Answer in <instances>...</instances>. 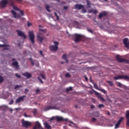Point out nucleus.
Instances as JSON below:
<instances>
[{
	"instance_id": "nucleus-1",
	"label": "nucleus",
	"mask_w": 129,
	"mask_h": 129,
	"mask_svg": "<svg viewBox=\"0 0 129 129\" xmlns=\"http://www.w3.org/2000/svg\"><path fill=\"white\" fill-rule=\"evenodd\" d=\"M16 1L19 2L22 1V0H2L1 2H0V7H1V8H4L9 3L11 5L12 3L16 2Z\"/></svg>"
},
{
	"instance_id": "nucleus-2",
	"label": "nucleus",
	"mask_w": 129,
	"mask_h": 129,
	"mask_svg": "<svg viewBox=\"0 0 129 129\" xmlns=\"http://www.w3.org/2000/svg\"><path fill=\"white\" fill-rule=\"evenodd\" d=\"M53 44H54V45H51L49 46V50H50L51 51L56 52L58 50V45L59 44V43L57 41H54Z\"/></svg>"
},
{
	"instance_id": "nucleus-3",
	"label": "nucleus",
	"mask_w": 129,
	"mask_h": 129,
	"mask_svg": "<svg viewBox=\"0 0 129 129\" xmlns=\"http://www.w3.org/2000/svg\"><path fill=\"white\" fill-rule=\"evenodd\" d=\"M116 60H117L120 63L125 62V63L129 64L128 60H126L125 58H120L119 55H116Z\"/></svg>"
},
{
	"instance_id": "nucleus-4",
	"label": "nucleus",
	"mask_w": 129,
	"mask_h": 129,
	"mask_svg": "<svg viewBox=\"0 0 129 129\" xmlns=\"http://www.w3.org/2000/svg\"><path fill=\"white\" fill-rule=\"evenodd\" d=\"M72 37L74 39L75 38V42H80L81 39H82V35L80 34H75L74 35H72Z\"/></svg>"
},
{
	"instance_id": "nucleus-5",
	"label": "nucleus",
	"mask_w": 129,
	"mask_h": 129,
	"mask_svg": "<svg viewBox=\"0 0 129 129\" xmlns=\"http://www.w3.org/2000/svg\"><path fill=\"white\" fill-rule=\"evenodd\" d=\"M29 39H30L31 43H35V35H34L33 31L29 32Z\"/></svg>"
},
{
	"instance_id": "nucleus-6",
	"label": "nucleus",
	"mask_w": 129,
	"mask_h": 129,
	"mask_svg": "<svg viewBox=\"0 0 129 129\" xmlns=\"http://www.w3.org/2000/svg\"><path fill=\"white\" fill-rule=\"evenodd\" d=\"M42 35H43V34L42 33H41L40 32H39L38 34H37V39L40 43H42L43 39L45 38V36H43Z\"/></svg>"
},
{
	"instance_id": "nucleus-7",
	"label": "nucleus",
	"mask_w": 129,
	"mask_h": 129,
	"mask_svg": "<svg viewBox=\"0 0 129 129\" xmlns=\"http://www.w3.org/2000/svg\"><path fill=\"white\" fill-rule=\"evenodd\" d=\"M113 79L115 80H117L119 79H124V80H129V76H119L117 77H115L113 78Z\"/></svg>"
},
{
	"instance_id": "nucleus-8",
	"label": "nucleus",
	"mask_w": 129,
	"mask_h": 129,
	"mask_svg": "<svg viewBox=\"0 0 129 129\" xmlns=\"http://www.w3.org/2000/svg\"><path fill=\"white\" fill-rule=\"evenodd\" d=\"M55 119L57 121H66V122H69L70 121H71L69 120H68V118L64 119V118L60 117V116H56Z\"/></svg>"
},
{
	"instance_id": "nucleus-9",
	"label": "nucleus",
	"mask_w": 129,
	"mask_h": 129,
	"mask_svg": "<svg viewBox=\"0 0 129 129\" xmlns=\"http://www.w3.org/2000/svg\"><path fill=\"white\" fill-rule=\"evenodd\" d=\"M53 109H58L57 105H55L54 106H48L46 108H44V111H48L49 110H53Z\"/></svg>"
},
{
	"instance_id": "nucleus-10",
	"label": "nucleus",
	"mask_w": 129,
	"mask_h": 129,
	"mask_svg": "<svg viewBox=\"0 0 129 129\" xmlns=\"http://www.w3.org/2000/svg\"><path fill=\"white\" fill-rule=\"evenodd\" d=\"M31 125V123L28 121H25L24 119L22 120V125L24 127H28V126H30Z\"/></svg>"
},
{
	"instance_id": "nucleus-11",
	"label": "nucleus",
	"mask_w": 129,
	"mask_h": 129,
	"mask_svg": "<svg viewBox=\"0 0 129 129\" xmlns=\"http://www.w3.org/2000/svg\"><path fill=\"white\" fill-rule=\"evenodd\" d=\"M43 129V128L41 126V124L39 122L37 121L35 122V125L33 126V129Z\"/></svg>"
},
{
	"instance_id": "nucleus-12",
	"label": "nucleus",
	"mask_w": 129,
	"mask_h": 129,
	"mask_svg": "<svg viewBox=\"0 0 129 129\" xmlns=\"http://www.w3.org/2000/svg\"><path fill=\"white\" fill-rule=\"evenodd\" d=\"M124 120V117H120V119L118 120L117 123L115 125V129L118 128L120 125V123Z\"/></svg>"
},
{
	"instance_id": "nucleus-13",
	"label": "nucleus",
	"mask_w": 129,
	"mask_h": 129,
	"mask_svg": "<svg viewBox=\"0 0 129 129\" xmlns=\"http://www.w3.org/2000/svg\"><path fill=\"white\" fill-rule=\"evenodd\" d=\"M123 44H124L126 48L127 49H129V41L128 39L127 38H124L123 40Z\"/></svg>"
},
{
	"instance_id": "nucleus-14",
	"label": "nucleus",
	"mask_w": 129,
	"mask_h": 129,
	"mask_svg": "<svg viewBox=\"0 0 129 129\" xmlns=\"http://www.w3.org/2000/svg\"><path fill=\"white\" fill-rule=\"evenodd\" d=\"M74 7L75 9L78 10H80L83 9H84V6L82 5L81 4H76L75 6H74Z\"/></svg>"
},
{
	"instance_id": "nucleus-15",
	"label": "nucleus",
	"mask_w": 129,
	"mask_h": 129,
	"mask_svg": "<svg viewBox=\"0 0 129 129\" xmlns=\"http://www.w3.org/2000/svg\"><path fill=\"white\" fill-rule=\"evenodd\" d=\"M125 118H126V119H127L126 125H127V126H129V110L126 111Z\"/></svg>"
},
{
	"instance_id": "nucleus-16",
	"label": "nucleus",
	"mask_w": 129,
	"mask_h": 129,
	"mask_svg": "<svg viewBox=\"0 0 129 129\" xmlns=\"http://www.w3.org/2000/svg\"><path fill=\"white\" fill-rule=\"evenodd\" d=\"M26 97V96H22L19 97L16 100V103H20L21 101H24V98Z\"/></svg>"
},
{
	"instance_id": "nucleus-17",
	"label": "nucleus",
	"mask_w": 129,
	"mask_h": 129,
	"mask_svg": "<svg viewBox=\"0 0 129 129\" xmlns=\"http://www.w3.org/2000/svg\"><path fill=\"white\" fill-rule=\"evenodd\" d=\"M16 32L18 33V36L23 37L24 39L26 38V36L23 33V32L20 30H17Z\"/></svg>"
},
{
	"instance_id": "nucleus-18",
	"label": "nucleus",
	"mask_w": 129,
	"mask_h": 129,
	"mask_svg": "<svg viewBox=\"0 0 129 129\" xmlns=\"http://www.w3.org/2000/svg\"><path fill=\"white\" fill-rule=\"evenodd\" d=\"M94 92L96 97H97L98 98L100 99L101 100V101H105L104 98L102 97V95L100 94H99L97 92H96L95 91H94Z\"/></svg>"
},
{
	"instance_id": "nucleus-19",
	"label": "nucleus",
	"mask_w": 129,
	"mask_h": 129,
	"mask_svg": "<svg viewBox=\"0 0 129 129\" xmlns=\"http://www.w3.org/2000/svg\"><path fill=\"white\" fill-rule=\"evenodd\" d=\"M22 76L26 77L27 79H30L32 77L31 74L28 72H25V73H22Z\"/></svg>"
},
{
	"instance_id": "nucleus-20",
	"label": "nucleus",
	"mask_w": 129,
	"mask_h": 129,
	"mask_svg": "<svg viewBox=\"0 0 129 129\" xmlns=\"http://www.w3.org/2000/svg\"><path fill=\"white\" fill-rule=\"evenodd\" d=\"M107 14L108 13L106 11H104L103 12L101 13H100V14H99L98 18L102 19V18L103 17H105L106 16H107Z\"/></svg>"
},
{
	"instance_id": "nucleus-21",
	"label": "nucleus",
	"mask_w": 129,
	"mask_h": 129,
	"mask_svg": "<svg viewBox=\"0 0 129 129\" xmlns=\"http://www.w3.org/2000/svg\"><path fill=\"white\" fill-rule=\"evenodd\" d=\"M44 128L46 129H52V127H51V125L47 123V122H45L44 123Z\"/></svg>"
},
{
	"instance_id": "nucleus-22",
	"label": "nucleus",
	"mask_w": 129,
	"mask_h": 129,
	"mask_svg": "<svg viewBox=\"0 0 129 129\" xmlns=\"http://www.w3.org/2000/svg\"><path fill=\"white\" fill-rule=\"evenodd\" d=\"M88 13H93L94 14H97V13H98V11L97 10H95V9H90V10L88 11Z\"/></svg>"
},
{
	"instance_id": "nucleus-23",
	"label": "nucleus",
	"mask_w": 129,
	"mask_h": 129,
	"mask_svg": "<svg viewBox=\"0 0 129 129\" xmlns=\"http://www.w3.org/2000/svg\"><path fill=\"white\" fill-rule=\"evenodd\" d=\"M15 2H14L13 3H11V6L13 7V9L16 11H20V10L18 8V7H16L15 5Z\"/></svg>"
},
{
	"instance_id": "nucleus-24",
	"label": "nucleus",
	"mask_w": 129,
	"mask_h": 129,
	"mask_svg": "<svg viewBox=\"0 0 129 129\" xmlns=\"http://www.w3.org/2000/svg\"><path fill=\"white\" fill-rule=\"evenodd\" d=\"M12 66L16 67V69H18L19 67L18 61H15L12 62Z\"/></svg>"
},
{
	"instance_id": "nucleus-25",
	"label": "nucleus",
	"mask_w": 129,
	"mask_h": 129,
	"mask_svg": "<svg viewBox=\"0 0 129 129\" xmlns=\"http://www.w3.org/2000/svg\"><path fill=\"white\" fill-rule=\"evenodd\" d=\"M93 115L94 117H98V116H99V113H98V111L94 112V113H93Z\"/></svg>"
},
{
	"instance_id": "nucleus-26",
	"label": "nucleus",
	"mask_w": 129,
	"mask_h": 129,
	"mask_svg": "<svg viewBox=\"0 0 129 129\" xmlns=\"http://www.w3.org/2000/svg\"><path fill=\"white\" fill-rule=\"evenodd\" d=\"M98 90L101 91V92H102L103 93H104L105 94H107L106 90H104V89H99Z\"/></svg>"
},
{
	"instance_id": "nucleus-27",
	"label": "nucleus",
	"mask_w": 129,
	"mask_h": 129,
	"mask_svg": "<svg viewBox=\"0 0 129 129\" xmlns=\"http://www.w3.org/2000/svg\"><path fill=\"white\" fill-rule=\"evenodd\" d=\"M116 83H118V84H117V86H118V87H120V88L123 87V85L122 84H121V83H120L119 82H116Z\"/></svg>"
},
{
	"instance_id": "nucleus-28",
	"label": "nucleus",
	"mask_w": 129,
	"mask_h": 129,
	"mask_svg": "<svg viewBox=\"0 0 129 129\" xmlns=\"http://www.w3.org/2000/svg\"><path fill=\"white\" fill-rule=\"evenodd\" d=\"M93 86H94V88H95V89H97L98 90L100 89V88H98L97 85L95 84V83H93Z\"/></svg>"
},
{
	"instance_id": "nucleus-29",
	"label": "nucleus",
	"mask_w": 129,
	"mask_h": 129,
	"mask_svg": "<svg viewBox=\"0 0 129 129\" xmlns=\"http://www.w3.org/2000/svg\"><path fill=\"white\" fill-rule=\"evenodd\" d=\"M62 58L63 60H66V62H68V60L67 59V58L66 57V54H63Z\"/></svg>"
},
{
	"instance_id": "nucleus-30",
	"label": "nucleus",
	"mask_w": 129,
	"mask_h": 129,
	"mask_svg": "<svg viewBox=\"0 0 129 129\" xmlns=\"http://www.w3.org/2000/svg\"><path fill=\"white\" fill-rule=\"evenodd\" d=\"M98 107L99 109H101L102 108H104V105L103 104H100L98 105Z\"/></svg>"
},
{
	"instance_id": "nucleus-31",
	"label": "nucleus",
	"mask_w": 129,
	"mask_h": 129,
	"mask_svg": "<svg viewBox=\"0 0 129 129\" xmlns=\"http://www.w3.org/2000/svg\"><path fill=\"white\" fill-rule=\"evenodd\" d=\"M107 83H108L111 87L113 86V82L111 81H107Z\"/></svg>"
},
{
	"instance_id": "nucleus-32",
	"label": "nucleus",
	"mask_w": 129,
	"mask_h": 129,
	"mask_svg": "<svg viewBox=\"0 0 129 129\" xmlns=\"http://www.w3.org/2000/svg\"><path fill=\"white\" fill-rule=\"evenodd\" d=\"M21 15H20V14H16V17H14L15 19H19L21 17Z\"/></svg>"
},
{
	"instance_id": "nucleus-33",
	"label": "nucleus",
	"mask_w": 129,
	"mask_h": 129,
	"mask_svg": "<svg viewBox=\"0 0 129 129\" xmlns=\"http://www.w3.org/2000/svg\"><path fill=\"white\" fill-rule=\"evenodd\" d=\"M45 9L47 11H48V12H50V10H49L50 9V6L48 5H46Z\"/></svg>"
},
{
	"instance_id": "nucleus-34",
	"label": "nucleus",
	"mask_w": 129,
	"mask_h": 129,
	"mask_svg": "<svg viewBox=\"0 0 129 129\" xmlns=\"http://www.w3.org/2000/svg\"><path fill=\"white\" fill-rule=\"evenodd\" d=\"M72 89H73V88L70 87L66 89V91H67V92H69V91H72Z\"/></svg>"
},
{
	"instance_id": "nucleus-35",
	"label": "nucleus",
	"mask_w": 129,
	"mask_h": 129,
	"mask_svg": "<svg viewBox=\"0 0 129 129\" xmlns=\"http://www.w3.org/2000/svg\"><path fill=\"white\" fill-rule=\"evenodd\" d=\"M4 81V78L3 76H0V84L3 83Z\"/></svg>"
},
{
	"instance_id": "nucleus-36",
	"label": "nucleus",
	"mask_w": 129,
	"mask_h": 129,
	"mask_svg": "<svg viewBox=\"0 0 129 129\" xmlns=\"http://www.w3.org/2000/svg\"><path fill=\"white\" fill-rule=\"evenodd\" d=\"M70 123H71V124H73L74 125V127H76V128H78V126L77 125H76V124L75 123H74L72 121H69Z\"/></svg>"
},
{
	"instance_id": "nucleus-37",
	"label": "nucleus",
	"mask_w": 129,
	"mask_h": 129,
	"mask_svg": "<svg viewBox=\"0 0 129 129\" xmlns=\"http://www.w3.org/2000/svg\"><path fill=\"white\" fill-rule=\"evenodd\" d=\"M86 3L87 4V6H88V8H91V7L90 6V2L89 0H86Z\"/></svg>"
},
{
	"instance_id": "nucleus-38",
	"label": "nucleus",
	"mask_w": 129,
	"mask_h": 129,
	"mask_svg": "<svg viewBox=\"0 0 129 129\" xmlns=\"http://www.w3.org/2000/svg\"><path fill=\"white\" fill-rule=\"evenodd\" d=\"M9 47V45L7 44H0V47Z\"/></svg>"
},
{
	"instance_id": "nucleus-39",
	"label": "nucleus",
	"mask_w": 129,
	"mask_h": 129,
	"mask_svg": "<svg viewBox=\"0 0 129 129\" xmlns=\"http://www.w3.org/2000/svg\"><path fill=\"white\" fill-rule=\"evenodd\" d=\"M11 13H12V15H14V17L16 18V16L17 15V13H16V12L14 11H12Z\"/></svg>"
},
{
	"instance_id": "nucleus-40",
	"label": "nucleus",
	"mask_w": 129,
	"mask_h": 129,
	"mask_svg": "<svg viewBox=\"0 0 129 129\" xmlns=\"http://www.w3.org/2000/svg\"><path fill=\"white\" fill-rule=\"evenodd\" d=\"M37 109H34V111L32 112L34 116H36L37 115Z\"/></svg>"
},
{
	"instance_id": "nucleus-41",
	"label": "nucleus",
	"mask_w": 129,
	"mask_h": 129,
	"mask_svg": "<svg viewBox=\"0 0 129 129\" xmlns=\"http://www.w3.org/2000/svg\"><path fill=\"white\" fill-rule=\"evenodd\" d=\"M22 87V86L21 85H16V86H15L14 89L16 90L17 89L19 88H21Z\"/></svg>"
},
{
	"instance_id": "nucleus-42",
	"label": "nucleus",
	"mask_w": 129,
	"mask_h": 129,
	"mask_svg": "<svg viewBox=\"0 0 129 129\" xmlns=\"http://www.w3.org/2000/svg\"><path fill=\"white\" fill-rule=\"evenodd\" d=\"M66 77L67 78H70L71 77V75L69 74V73H67L66 75H65Z\"/></svg>"
},
{
	"instance_id": "nucleus-43",
	"label": "nucleus",
	"mask_w": 129,
	"mask_h": 129,
	"mask_svg": "<svg viewBox=\"0 0 129 129\" xmlns=\"http://www.w3.org/2000/svg\"><path fill=\"white\" fill-rule=\"evenodd\" d=\"M19 11L20 12V13H21V14L22 16H25V14H24V12L23 11L20 10Z\"/></svg>"
},
{
	"instance_id": "nucleus-44",
	"label": "nucleus",
	"mask_w": 129,
	"mask_h": 129,
	"mask_svg": "<svg viewBox=\"0 0 129 129\" xmlns=\"http://www.w3.org/2000/svg\"><path fill=\"white\" fill-rule=\"evenodd\" d=\"M38 79L39 81L40 82V83L41 84H43V82L42 80L39 77H38Z\"/></svg>"
},
{
	"instance_id": "nucleus-45",
	"label": "nucleus",
	"mask_w": 129,
	"mask_h": 129,
	"mask_svg": "<svg viewBox=\"0 0 129 129\" xmlns=\"http://www.w3.org/2000/svg\"><path fill=\"white\" fill-rule=\"evenodd\" d=\"M39 30L41 31L42 32L46 33V30H44V29H39Z\"/></svg>"
},
{
	"instance_id": "nucleus-46",
	"label": "nucleus",
	"mask_w": 129,
	"mask_h": 129,
	"mask_svg": "<svg viewBox=\"0 0 129 129\" xmlns=\"http://www.w3.org/2000/svg\"><path fill=\"white\" fill-rule=\"evenodd\" d=\"M82 13L85 14V13H87V10L83 8V9H82Z\"/></svg>"
},
{
	"instance_id": "nucleus-47",
	"label": "nucleus",
	"mask_w": 129,
	"mask_h": 129,
	"mask_svg": "<svg viewBox=\"0 0 129 129\" xmlns=\"http://www.w3.org/2000/svg\"><path fill=\"white\" fill-rule=\"evenodd\" d=\"M97 121V119L95 118H92V119H91V121L92 122H95Z\"/></svg>"
},
{
	"instance_id": "nucleus-48",
	"label": "nucleus",
	"mask_w": 129,
	"mask_h": 129,
	"mask_svg": "<svg viewBox=\"0 0 129 129\" xmlns=\"http://www.w3.org/2000/svg\"><path fill=\"white\" fill-rule=\"evenodd\" d=\"M54 16H55V17H56V20H58V16L57 15V14L56 13H54Z\"/></svg>"
},
{
	"instance_id": "nucleus-49",
	"label": "nucleus",
	"mask_w": 129,
	"mask_h": 129,
	"mask_svg": "<svg viewBox=\"0 0 129 129\" xmlns=\"http://www.w3.org/2000/svg\"><path fill=\"white\" fill-rule=\"evenodd\" d=\"M24 117H30V115H27V114L26 113H24Z\"/></svg>"
},
{
	"instance_id": "nucleus-50",
	"label": "nucleus",
	"mask_w": 129,
	"mask_h": 129,
	"mask_svg": "<svg viewBox=\"0 0 129 129\" xmlns=\"http://www.w3.org/2000/svg\"><path fill=\"white\" fill-rule=\"evenodd\" d=\"M16 76L17 77V78H21V76L20 75H18V74H16Z\"/></svg>"
},
{
	"instance_id": "nucleus-51",
	"label": "nucleus",
	"mask_w": 129,
	"mask_h": 129,
	"mask_svg": "<svg viewBox=\"0 0 129 129\" xmlns=\"http://www.w3.org/2000/svg\"><path fill=\"white\" fill-rule=\"evenodd\" d=\"M13 103H14V100H11V102H9V105H12L13 104Z\"/></svg>"
},
{
	"instance_id": "nucleus-52",
	"label": "nucleus",
	"mask_w": 129,
	"mask_h": 129,
	"mask_svg": "<svg viewBox=\"0 0 129 129\" xmlns=\"http://www.w3.org/2000/svg\"><path fill=\"white\" fill-rule=\"evenodd\" d=\"M41 77L42 78V79H44V80H45L46 79V78L45 76H44L43 75H41Z\"/></svg>"
},
{
	"instance_id": "nucleus-53",
	"label": "nucleus",
	"mask_w": 129,
	"mask_h": 129,
	"mask_svg": "<svg viewBox=\"0 0 129 129\" xmlns=\"http://www.w3.org/2000/svg\"><path fill=\"white\" fill-rule=\"evenodd\" d=\"M39 53L41 56H43V52L42 50H39Z\"/></svg>"
},
{
	"instance_id": "nucleus-54",
	"label": "nucleus",
	"mask_w": 129,
	"mask_h": 129,
	"mask_svg": "<svg viewBox=\"0 0 129 129\" xmlns=\"http://www.w3.org/2000/svg\"><path fill=\"white\" fill-rule=\"evenodd\" d=\"M31 26V23L30 22H27V26L30 27Z\"/></svg>"
},
{
	"instance_id": "nucleus-55",
	"label": "nucleus",
	"mask_w": 129,
	"mask_h": 129,
	"mask_svg": "<svg viewBox=\"0 0 129 129\" xmlns=\"http://www.w3.org/2000/svg\"><path fill=\"white\" fill-rule=\"evenodd\" d=\"M40 93V89H38L36 90V93Z\"/></svg>"
},
{
	"instance_id": "nucleus-56",
	"label": "nucleus",
	"mask_w": 129,
	"mask_h": 129,
	"mask_svg": "<svg viewBox=\"0 0 129 129\" xmlns=\"http://www.w3.org/2000/svg\"><path fill=\"white\" fill-rule=\"evenodd\" d=\"M84 78H85V79L86 81H88V79L87 77V76H84Z\"/></svg>"
},
{
	"instance_id": "nucleus-57",
	"label": "nucleus",
	"mask_w": 129,
	"mask_h": 129,
	"mask_svg": "<svg viewBox=\"0 0 129 129\" xmlns=\"http://www.w3.org/2000/svg\"><path fill=\"white\" fill-rule=\"evenodd\" d=\"M88 31L89 32H90L91 33H93V31L92 30L88 29Z\"/></svg>"
},
{
	"instance_id": "nucleus-58",
	"label": "nucleus",
	"mask_w": 129,
	"mask_h": 129,
	"mask_svg": "<svg viewBox=\"0 0 129 129\" xmlns=\"http://www.w3.org/2000/svg\"><path fill=\"white\" fill-rule=\"evenodd\" d=\"M91 109H94L95 108L94 105H91Z\"/></svg>"
},
{
	"instance_id": "nucleus-59",
	"label": "nucleus",
	"mask_w": 129,
	"mask_h": 129,
	"mask_svg": "<svg viewBox=\"0 0 129 129\" xmlns=\"http://www.w3.org/2000/svg\"><path fill=\"white\" fill-rule=\"evenodd\" d=\"M28 91H29V90L27 89H26L25 90V93H28Z\"/></svg>"
},
{
	"instance_id": "nucleus-60",
	"label": "nucleus",
	"mask_w": 129,
	"mask_h": 129,
	"mask_svg": "<svg viewBox=\"0 0 129 129\" xmlns=\"http://www.w3.org/2000/svg\"><path fill=\"white\" fill-rule=\"evenodd\" d=\"M63 9L64 10H67L68 9V8L67 7H63Z\"/></svg>"
},
{
	"instance_id": "nucleus-61",
	"label": "nucleus",
	"mask_w": 129,
	"mask_h": 129,
	"mask_svg": "<svg viewBox=\"0 0 129 129\" xmlns=\"http://www.w3.org/2000/svg\"><path fill=\"white\" fill-rule=\"evenodd\" d=\"M19 109H20V108H16L15 109V110L16 111H18Z\"/></svg>"
},
{
	"instance_id": "nucleus-62",
	"label": "nucleus",
	"mask_w": 129,
	"mask_h": 129,
	"mask_svg": "<svg viewBox=\"0 0 129 129\" xmlns=\"http://www.w3.org/2000/svg\"><path fill=\"white\" fill-rule=\"evenodd\" d=\"M31 64H32V65H34V64L33 60L31 61Z\"/></svg>"
},
{
	"instance_id": "nucleus-63",
	"label": "nucleus",
	"mask_w": 129,
	"mask_h": 129,
	"mask_svg": "<svg viewBox=\"0 0 129 129\" xmlns=\"http://www.w3.org/2000/svg\"><path fill=\"white\" fill-rule=\"evenodd\" d=\"M12 61H16V59H15V58H13V59H12Z\"/></svg>"
},
{
	"instance_id": "nucleus-64",
	"label": "nucleus",
	"mask_w": 129,
	"mask_h": 129,
	"mask_svg": "<svg viewBox=\"0 0 129 129\" xmlns=\"http://www.w3.org/2000/svg\"><path fill=\"white\" fill-rule=\"evenodd\" d=\"M54 119V117H51V120H53Z\"/></svg>"
}]
</instances>
